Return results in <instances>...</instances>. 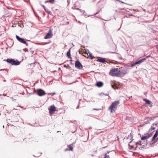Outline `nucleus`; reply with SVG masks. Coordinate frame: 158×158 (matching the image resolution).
Here are the masks:
<instances>
[{
	"mask_svg": "<svg viewBox=\"0 0 158 158\" xmlns=\"http://www.w3.org/2000/svg\"><path fill=\"white\" fill-rule=\"evenodd\" d=\"M96 85L98 87H101L103 86V83L102 82L98 81L97 82Z\"/></svg>",
	"mask_w": 158,
	"mask_h": 158,
	"instance_id": "nucleus-12",
	"label": "nucleus"
},
{
	"mask_svg": "<svg viewBox=\"0 0 158 158\" xmlns=\"http://www.w3.org/2000/svg\"><path fill=\"white\" fill-rule=\"evenodd\" d=\"M45 10L49 14H50L51 13V12L48 9H46Z\"/></svg>",
	"mask_w": 158,
	"mask_h": 158,
	"instance_id": "nucleus-21",
	"label": "nucleus"
},
{
	"mask_svg": "<svg viewBox=\"0 0 158 158\" xmlns=\"http://www.w3.org/2000/svg\"><path fill=\"white\" fill-rule=\"evenodd\" d=\"M37 93L38 95L40 96H42L46 94L45 91L41 89H37Z\"/></svg>",
	"mask_w": 158,
	"mask_h": 158,
	"instance_id": "nucleus-9",
	"label": "nucleus"
},
{
	"mask_svg": "<svg viewBox=\"0 0 158 158\" xmlns=\"http://www.w3.org/2000/svg\"><path fill=\"white\" fill-rule=\"evenodd\" d=\"M157 51L158 52V47H157Z\"/></svg>",
	"mask_w": 158,
	"mask_h": 158,
	"instance_id": "nucleus-42",
	"label": "nucleus"
},
{
	"mask_svg": "<svg viewBox=\"0 0 158 158\" xmlns=\"http://www.w3.org/2000/svg\"><path fill=\"white\" fill-rule=\"evenodd\" d=\"M53 36L52 31L50 29L48 33L44 37V39H48L51 38Z\"/></svg>",
	"mask_w": 158,
	"mask_h": 158,
	"instance_id": "nucleus-5",
	"label": "nucleus"
},
{
	"mask_svg": "<svg viewBox=\"0 0 158 158\" xmlns=\"http://www.w3.org/2000/svg\"><path fill=\"white\" fill-rule=\"evenodd\" d=\"M49 113L51 115L54 113V112L56 111V108L54 105L52 106L49 107L48 109Z\"/></svg>",
	"mask_w": 158,
	"mask_h": 158,
	"instance_id": "nucleus-6",
	"label": "nucleus"
},
{
	"mask_svg": "<svg viewBox=\"0 0 158 158\" xmlns=\"http://www.w3.org/2000/svg\"><path fill=\"white\" fill-rule=\"evenodd\" d=\"M139 62L140 63H141L143 62L141 60H139Z\"/></svg>",
	"mask_w": 158,
	"mask_h": 158,
	"instance_id": "nucleus-29",
	"label": "nucleus"
},
{
	"mask_svg": "<svg viewBox=\"0 0 158 158\" xmlns=\"http://www.w3.org/2000/svg\"><path fill=\"white\" fill-rule=\"evenodd\" d=\"M4 70V69H0V71L2 70Z\"/></svg>",
	"mask_w": 158,
	"mask_h": 158,
	"instance_id": "nucleus-39",
	"label": "nucleus"
},
{
	"mask_svg": "<svg viewBox=\"0 0 158 158\" xmlns=\"http://www.w3.org/2000/svg\"><path fill=\"white\" fill-rule=\"evenodd\" d=\"M150 136L151 135H147L145 136H143L141 138V139L142 140L146 139L149 138Z\"/></svg>",
	"mask_w": 158,
	"mask_h": 158,
	"instance_id": "nucleus-13",
	"label": "nucleus"
},
{
	"mask_svg": "<svg viewBox=\"0 0 158 158\" xmlns=\"http://www.w3.org/2000/svg\"><path fill=\"white\" fill-rule=\"evenodd\" d=\"M6 61L12 65H18L20 63L18 60H15L13 59H7Z\"/></svg>",
	"mask_w": 158,
	"mask_h": 158,
	"instance_id": "nucleus-4",
	"label": "nucleus"
},
{
	"mask_svg": "<svg viewBox=\"0 0 158 158\" xmlns=\"http://www.w3.org/2000/svg\"><path fill=\"white\" fill-rule=\"evenodd\" d=\"M119 101H115L112 103L109 106V109L110 110L111 113H113L116 110L119 104Z\"/></svg>",
	"mask_w": 158,
	"mask_h": 158,
	"instance_id": "nucleus-2",
	"label": "nucleus"
},
{
	"mask_svg": "<svg viewBox=\"0 0 158 158\" xmlns=\"http://www.w3.org/2000/svg\"><path fill=\"white\" fill-rule=\"evenodd\" d=\"M136 64H135V63H133L131 65V67H133V66H134Z\"/></svg>",
	"mask_w": 158,
	"mask_h": 158,
	"instance_id": "nucleus-25",
	"label": "nucleus"
},
{
	"mask_svg": "<svg viewBox=\"0 0 158 158\" xmlns=\"http://www.w3.org/2000/svg\"><path fill=\"white\" fill-rule=\"evenodd\" d=\"M76 9L79 10H81L79 9V8H76Z\"/></svg>",
	"mask_w": 158,
	"mask_h": 158,
	"instance_id": "nucleus-35",
	"label": "nucleus"
},
{
	"mask_svg": "<svg viewBox=\"0 0 158 158\" xmlns=\"http://www.w3.org/2000/svg\"><path fill=\"white\" fill-rule=\"evenodd\" d=\"M41 6L44 8V10H45L46 9V8L45 6H44V5H42Z\"/></svg>",
	"mask_w": 158,
	"mask_h": 158,
	"instance_id": "nucleus-27",
	"label": "nucleus"
},
{
	"mask_svg": "<svg viewBox=\"0 0 158 158\" xmlns=\"http://www.w3.org/2000/svg\"><path fill=\"white\" fill-rule=\"evenodd\" d=\"M48 43L47 42H43L41 43V44L42 45H45L48 44Z\"/></svg>",
	"mask_w": 158,
	"mask_h": 158,
	"instance_id": "nucleus-23",
	"label": "nucleus"
},
{
	"mask_svg": "<svg viewBox=\"0 0 158 158\" xmlns=\"http://www.w3.org/2000/svg\"><path fill=\"white\" fill-rule=\"evenodd\" d=\"M139 62L140 63H141L143 62L141 60H139Z\"/></svg>",
	"mask_w": 158,
	"mask_h": 158,
	"instance_id": "nucleus-28",
	"label": "nucleus"
},
{
	"mask_svg": "<svg viewBox=\"0 0 158 158\" xmlns=\"http://www.w3.org/2000/svg\"><path fill=\"white\" fill-rule=\"evenodd\" d=\"M155 129V127H153L152 126H151V128L150 129V130H151V131Z\"/></svg>",
	"mask_w": 158,
	"mask_h": 158,
	"instance_id": "nucleus-24",
	"label": "nucleus"
},
{
	"mask_svg": "<svg viewBox=\"0 0 158 158\" xmlns=\"http://www.w3.org/2000/svg\"><path fill=\"white\" fill-rule=\"evenodd\" d=\"M104 158H110L108 155H107L106 154L105 155V157Z\"/></svg>",
	"mask_w": 158,
	"mask_h": 158,
	"instance_id": "nucleus-22",
	"label": "nucleus"
},
{
	"mask_svg": "<svg viewBox=\"0 0 158 158\" xmlns=\"http://www.w3.org/2000/svg\"><path fill=\"white\" fill-rule=\"evenodd\" d=\"M158 135V129L156 130V132L154 134L153 136L152 137V140L153 141L157 136Z\"/></svg>",
	"mask_w": 158,
	"mask_h": 158,
	"instance_id": "nucleus-14",
	"label": "nucleus"
},
{
	"mask_svg": "<svg viewBox=\"0 0 158 158\" xmlns=\"http://www.w3.org/2000/svg\"><path fill=\"white\" fill-rule=\"evenodd\" d=\"M150 56H147L146 57L144 58H143L142 59H141V60L142 61V62H143L144 60H146L147 58H148V57H149Z\"/></svg>",
	"mask_w": 158,
	"mask_h": 158,
	"instance_id": "nucleus-19",
	"label": "nucleus"
},
{
	"mask_svg": "<svg viewBox=\"0 0 158 158\" xmlns=\"http://www.w3.org/2000/svg\"><path fill=\"white\" fill-rule=\"evenodd\" d=\"M87 54L88 55H89L90 56L91 58V59H93L94 57L93 56H92V54L90 52H88L87 53Z\"/></svg>",
	"mask_w": 158,
	"mask_h": 158,
	"instance_id": "nucleus-17",
	"label": "nucleus"
},
{
	"mask_svg": "<svg viewBox=\"0 0 158 158\" xmlns=\"http://www.w3.org/2000/svg\"><path fill=\"white\" fill-rule=\"evenodd\" d=\"M111 85L112 88H113V89H114V86L113 85Z\"/></svg>",
	"mask_w": 158,
	"mask_h": 158,
	"instance_id": "nucleus-33",
	"label": "nucleus"
},
{
	"mask_svg": "<svg viewBox=\"0 0 158 158\" xmlns=\"http://www.w3.org/2000/svg\"><path fill=\"white\" fill-rule=\"evenodd\" d=\"M49 2V1H46L45 2V3H47V2Z\"/></svg>",
	"mask_w": 158,
	"mask_h": 158,
	"instance_id": "nucleus-32",
	"label": "nucleus"
},
{
	"mask_svg": "<svg viewBox=\"0 0 158 158\" xmlns=\"http://www.w3.org/2000/svg\"><path fill=\"white\" fill-rule=\"evenodd\" d=\"M16 37L17 40H18L19 42L25 44L26 46L28 45V44L27 43L24 39L20 38L17 35H16Z\"/></svg>",
	"mask_w": 158,
	"mask_h": 158,
	"instance_id": "nucleus-7",
	"label": "nucleus"
},
{
	"mask_svg": "<svg viewBox=\"0 0 158 158\" xmlns=\"http://www.w3.org/2000/svg\"><path fill=\"white\" fill-rule=\"evenodd\" d=\"M141 141L135 142L133 140L131 141L129 143V148L132 150H135L139 148L141 145Z\"/></svg>",
	"mask_w": 158,
	"mask_h": 158,
	"instance_id": "nucleus-1",
	"label": "nucleus"
},
{
	"mask_svg": "<svg viewBox=\"0 0 158 158\" xmlns=\"http://www.w3.org/2000/svg\"><path fill=\"white\" fill-rule=\"evenodd\" d=\"M120 72L122 73H121V74H123V75H124L125 74H126L127 73V72L126 70H125L124 71H123V72H121L120 71Z\"/></svg>",
	"mask_w": 158,
	"mask_h": 158,
	"instance_id": "nucleus-18",
	"label": "nucleus"
},
{
	"mask_svg": "<svg viewBox=\"0 0 158 158\" xmlns=\"http://www.w3.org/2000/svg\"><path fill=\"white\" fill-rule=\"evenodd\" d=\"M80 11L81 12H83L84 13V12H85V11H84V10H83V11H81V10H80Z\"/></svg>",
	"mask_w": 158,
	"mask_h": 158,
	"instance_id": "nucleus-34",
	"label": "nucleus"
},
{
	"mask_svg": "<svg viewBox=\"0 0 158 158\" xmlns=\"http://www.w3.org/2000/svg\"><path fill=\"white\" fill-rule=\"evenodd\" d=\"M68 148H69V149L68 148H66L65 149V151H66L67 150H69L71 151H72L73 149V148L72 146H71V145H69L68 146Z\"/></svg>",
	"mask_w": 158,
	"mask_h": 158,
	"instance_id": "nucleus-15",
	"label": "nucleus"
},
{
	"mask_svg": "<svg viewBox=\"0 0 158 158\" xmlns=\"http://www.w3.org/2000/svg\"><path fill=\"white\" fill-rule=\"evenodd\" d=\"M67 56L69 58H71L70 54V48L69 49V50L67 51Z\"/></svg>",
	"mask_w": 158,
	"mask_h": 158,
	"instance_id": "nucleus-16",
	"label": "nucleus"
},
{
	"mask_svg": "<svg viewBox=\"0 0 158 158\" xmlns=\"http://www.w3.org/2000/svg\"><path fill=\"white\" fill-rule=\"evenodd\" d=\"M78 107H79V105H78V106L76 108H77V109L78 108Z\"/></svg>",
	"mask_w": 158,
	"mask_h": 158,
	"instance_id": "nucleus-38",
	"label": "nucleus"
},
{
	"mask_svg": "<svg viewBox=\"0 0 158 158\" xmlns=\"http://www.w3.org/2000/svg\"><path fill=\"white\" fill-rule=\"evenodd\" d=\"M143 100L145 102L146 104L148 105L150 107L152 106V102L146 99H143Z\"/></svg>",
	"mask_w": 158,
	"mask_h": 158,
	"instance_id": "nucleus-10",
	"label": "nucleus"
},
{
	"mask_svg": "<svg viewBox=\"0 0 158 158\" xmlns=\"http://www.w3.org/2000/svg\"><path fill=\"white\" fill-rule=\"evenodd\" d=\"M116 1H119V2H121L122 3H124L123 2H122L121 1H120V0H115Z\"/></svg>",
	"mask_w": 158,
	"mask_h": 158,
	"instance_id": "nucleus-30",
	"label": "nucleus"
},
{
	"mask_svg": "<svg viewBox=\"0 0 158 158\" xmlns=\"http://www.w3.org/2000/svg\"><path fill=\"white\" fill-rule=\"evenodd\" d=\"M110 52V53H117L116 52Z\"/></svg>",
	"mask_w": 158,
	"mask_h": 158,
	"instance_id": "nucleus-31",
	"label": "nucleus"
},
{
	"mask_svg": "<svg viewBox=\"0 0 158 158\" xmlns=\"http://www.w3.org/2000/svg\"><path fill=\"white\" fill-rule=\"evenodd\" d=\"M97 61H99L100 62L104 63L106 62L105 59L103 58H99L97 60Z\"/></svg>",
	"mask_w": 158,
	"mask_h": 158,
	"instance_id": "nucleus-11",
	"label": "nucleus"
},
{
	"mask_svg": "<svg viewBox=\"0 0 158 158\" xmlns=\"http://www.w3.org/2000/svg\"><path fill=\"white\" fill-rule=\"evenodd\" d=\"M49 2L51 3H54V0H48Z\"/></svg>",
	"mask_w": 158,
	"mask_h": 158,
	"instance_id": "nucleus-20",
	"label": "nucleus"
},
{
	"mask_svg": "<svg viewBox=\"0 0 158 158\" xmlns=\"http://www.w3.org/2000/svg\"><path fill=\"white\" fill-rule=\"evenodd\" d=\"M97 14V13H96V14H95L94 15H95V14Z\"/></svg>",
	"mask_w": 158,
	"mask_h": 158,
	"instance_id": "nucleus-43",
	"label": "nucleus"
},
{
	"mask_svg": "<svg viewBox=\"0 0 158 158\" xmlns=\"http://www.w3.org/2000/svg\"><path fill=\"white\" fill-rule=\"evenodd\" d=\"M121 73L118 68H114L110 70V74L112 76L119 77L120 76Z\"/></svg>",
	"mask_w": 158,
	"mask_h": 158,
	"instance_id": "nucleus-3",
	"label": "nucleus"
},
{
	"mask_svg": "<svg viewBox=\"0 0 158 158\" xmlns=\"http://www.w3.org/2000/svg\"><path fill=\"white\" fill-rule=\"evenodd\" d=\"M55 94V93H53L52 94V95H54Z\"/></svg>",
	"mask_w": 158,
	"mask_h": 158,
	"instance_id": "nucleus-37",
	"label": "nucleus"
},
{
	"mask_svg": "<svg viewBox=\"0 0 158 158\" xmlns=\"http://www.w3.org/2000/svg\"><path fill=\"white\" fill-rule=\"evenodd\" d=\"M75 67L76 68L79 69H81L83 67L82 65L78 60H77L75 62Z\"/></svg>",
	"mask_w": 158,
	"mask_h": 158,
	"instance_id": "nucleus-8",
	"label": "nucleus"
},
{
	"mask_svg": "<svg viewBox=\"0 0 158 158\" xmlns=\"http://www.w3.org/2000/svg\"><path fill=\"white\" fill-rule=\"evenodd\" d=\"M66 66V65H64V67H65Z\"/></svg>",
	"mask_w": 158,
	"mask_h": 158,
	"instance_id": "nucleus-40",
	"label": "nucleus"
},
{
	"mask_svg": "<svg viewBox=\"0 0 158 158\" xmlns=\"http://www.w3.org/2000/svg\"><path fill=\"white\" fill-rule=\"evenodd\" d=\"M139 64L140 63L139 61L135 62V64Z\"/></svg>",
	"mask_w": 158,
	"mask_h": 158,
	"instance_id": "nucleus-26",
	"label": "nucleus"
},
{
	"mask_svg": "<svg viewBox=\"0 0 158 158\" xmlns=\"http://www.w3.org/2000/svg\"><path fill=\"white\" fill-rule=\"evenodd\" d=\"M38 44V45H41V43H38V44Z\"/></svg>",
	"mask_w": 158,
	"mask_h": 158,
	"instance_id": "nucleus-36",
	"label": "nucleus"
},
{
	"mask_svg": "<svg viewBox=\"0 0 158 158\" xmlns=\"http://www.w3.org/2000/svg\"><path fill=\"white\" fill-rule=\"evenodd\" d=\"M94 109V110H97V109Z\"/></svg>",
	"mask_w": 158,
	"mask_h": 158,
	"instance_id": "nucleus-41",
	"label": "nucleus"
}]
</instances>
